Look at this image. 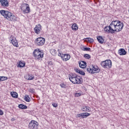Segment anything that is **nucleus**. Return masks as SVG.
<instances>
[{
	"mask_svg": "<svg viewBox=\"0 0 129 129\" xmlns=\"http://www.w3.org/2000/svg\"><path fill=\"white\" fill-rule=\"evenodd\" d=\"M82 110L86 112H90L91 111V108L87 106H83L82 107Z\"/></svg>",
	"mask_w": 129,
	"mask_h": 129,
	"instance_id": "nucleus-14",
	"label": "nucleus"
},
{
	"mask_svg": "<svg viewBox=\"0 0 129 129\" xmlns=\"http://www.w3.org/2000/svg\"><path fill=\"white\" fill-rule=\"evenodd\" d=\"M90 115V113L85 112V113H83V118H85L87 117V116H89Z\"/></svg>",
	"mask_w": 129,
	"mask_h": 129,
	"instance_id": "nucleus-26",
	"label": "nucleus"
},
{
	"mask_svg": "<svg viewBox=\"0 0 129 129\" xmlns=\"http://www.w3.org/2000/svg\"><path fill=\"white\" fill-rule=\"evenodd\" d=\"M25 65H26V63H25V62L20 61L18 64V67H20V68L22 67H25Z\"/></svg>",
	"mask_w": 129,
	"mask_h": 129,
	"instance_id": "nucleus-22",
	"label": "nucleus"
},
{
	"mask_svg": "<svg viewBox=\"0 0 129 129\" xmlns=\"http://www.w3.org/2000/svg\"><path fill=\"white\" fill-rule=\"evenodd\" d=\"M52 106H53V107H57L58 106V104L56 103H54L52 104Z\"/></svg>",
	"mask_w": 129,
	"mask_h": 129,
	"instance_id": "nucleus-37",
	"label": "nucleus"
},
{
	"mask_svg": "<svg viewBox=\"0 0 129 129\" xmlns=\"http://www.w3.org/2000/svg\"><path fill=\"white\" fill-rule=\"evenodd\" d=\"M19 108H21V109H27L28 108V107L26 105H25L23 104H21L18 105Z\"/></svg>",
	"mask_w": 129,
	"mask_h": 129,
	"instance_id": "nucleus-21",
	"label": "nucleus"
},
{
	"mask_svg": "<svg viewBox=\"0 0 129 129\" xmlns=\"http://www.w3.org/2000/svg\"><path fill=\"white\" fill-rule=\"evenodd\" d=\"M33 56L37 60H40L44 57V52L41 51L40 49H35L33 52Z\"/></svg>",
	"mask_w": 129,
	"mask_h": 129,
	"instance_id": "nucleus-4",
	"label": "nucleus"
},
{
	"mask_svg": "<svg viewBox=\"0 0 129 129\" xmlns=\"http://www.w3.org/2000/svg\"><path fill=\"white\" fill-rule=\"evenodd\" d=\"M79 74H81V75L84 76V75H85V73H84V72H83V71H81L80 72Z\"/></svg>",
	"mask_w": 129,
	"mask_h": 129,
	"instance_id": "nucleus-39",
	"label": "nucleus"
},
{
	"mask_svg": "<svg viewBox=\"0 0 129 129\" xmlns=\"http://www.w3.org/2000/svg\"><path fill=\"white\" fill-rule=\"evenodd\" d=\"M0 3L2 7H4V8L9 7V1L8 0H0Z\"/></svg>",
	"mask_w": 129,
	"mask_h": 129,
	"instance_id": "nucleus-12",
	"label": "nucleus"
},
{
	"mask_svg": "<svg viewBox=\"0 0 129 129\" xmlns=\"http://www.w3.org/2000/svg\"><path fill=\"white\" fill-rule=\"evenodd\" d=\"M47 63H48V64L50 65V66H52L53 65V62L51 60L48 61Z\"/></svg>",
	"mask_w": 129,
	"mask_h": 129,
	"instance_id": "nucleus-33",
	"label": "nucleus"
},
{
	"mask_svg": "<svg viewBox=\"0 0 129 129\" xmlns=\"http://www.w3.org/2000/svg\"><path fill=\"white\" fill-rule=\"evenodd\" d=\"M9 40L10 41V43H12L13 46L17 47V48L19 47L18 40H17V38L15 37V36L11 35L9 38Z\"/></svg>",
	"mask_w": 129,
	"mask_h": 129,
	"instance_id": "nucleus-9",
	"label": "nucleus"
},
{
	"mask_svg": "<svg viewBox=\"0 0 129 129\" xmlns=\"http://www.w3.org/2000/svg\"><path fill=\"white\" fill-rule=\"evenodd\" d=\"M84 58H86V59H90V58H91V57L90 56V55L88 54H85L84 55Z\"/></svg>",
	"mask_w": 129,
	"mask_h": 129,
	"instance_id": "nucleus-29",
	"label": "nucleus"
},
{
	"mask_svg": "<svg viewBox=\"0 0 129 129\" xmlns=\"http://www.w3.org/2000/svg\"><path fill=\"white\" fill-rule=\"evenodd\" d=\"M50 52L51 53V55H53V56H55V55H56V49H50Z\"/></svg>",
	"mask_w": 129,
	"mask_h": 129,
	"instance_id": "nucleus-25",
	"label": "nucleus"
},
{
	"mask_svg": "<svg viewBox=\"0 0 129 129\" xmlns=\"http://www.w3.org/2000/svg\"><path fill=\"white\" fill-rule=\"evenodd\" d=\"M118 52L119 55H120V56L126 54V51L123 48H120Z\"/></svg>",
	"mask_w": 129,
	"mask_h": 129,
	"instance_id": "nucleus-17",
	"label": "nucleus"
},
{
	"mask_svg": "<svg viewBox=\"0 0 129 129\" xmlns=\"http://www.w3.org/2000/svg\"><path fill=\"white\" fill-rule=\"evenodd\" d=\"M111 23L112 24V28H113L114 33L115 32H120L123 29V23L120 21H113Z\"/></svg>",
	"mask_w": 129,
	"mask_h": 129,
	"instance_id": "nucleus-1",
	"label": "nucleus"
},
{
	"mask_svg": "<svg viewBox=\"0 0 129 129\" xmlns=\"http://www.w3.org/2000/svg\"><path fill=\"white\" fill-rule=\"evenodd\" d=\"M38 125H39V123L35 120H32L30 122L28 125L29 129H38Z\"/></svg>",
	"mask_w": 129,
	"mask_h": 129,
	"instance_id": "nucleus-7",
	"label": "nucleus"
},
{
	"mask_svg": "<svg viewBox=\"0 0 129 129\" xmlns=\"http://www.w3.org/2000/svg\"><path fill=\"white\" fill-rule=\"evenodd\" d=\"M11 95L14 98H18V95L17 92H11Z\"/></svg>",
	"mask_w": 129,
	"mask_h": 129,
	"instance_id": "nucleus-20",
	"label": "nucleus"
},
{
	"mask_svg": "<svg viewBox=\"0 0 129 129\" xmlns=\"http://www.w3.org/2000/svg\"><path fill=\"white\" fill-rule=\"evenodd\" d=\"M4 114V111L0 109V115H3Z\"/></svg>",
	"mask_w": 129,
	"mask_h": 129,
	"instance_id": "nucleus-41",
	"label": "nucleus"
},
{
	"mask_svg": "<svg viewBox=\"0 0 129 129\" xmlns=\"http://www.w3.org/2000/svg\"><path fill=\"white\" fill-rule=\"evenodd\" d=\"M83 118V113L77 115V117H81Z\"/></svg>",
	"mask_w": 129,
	"mask_h": 129,
	"instance_id": "nucleus-36",
	"label": "nucleus"
},
{
	"mask_svg": "<svg viewBox=\"0 0 129 129\" xmlns=\"http://www.w3.org/2000/svg\"><path fill=\"white\" fill-rule=\"evenodd\" d=\"M104 31L105 32H107V33H111V34H114V30H113L111 23H110L109 26H106L104 28Z\"/></svg>",
	"mask_w": 129,
	"mask_h": 129,
	"instance_id": "nucleus-10",
	"label": "nucleus"
},
{
	"mask_svg": "<svg viewBox=\"0 0 129 129\" xmlns=\"http://www.w3.org/2000/svg\"><path fill=\"white\" fill-rule=\"evenodd\" d=\"M81 96V93H75V96L77 97H79V96Z\"/></svg>",
	"mask_w": 129,
	"mask_h": 129,
	"instance_id": "nucleus-35",
	"label": "nucleus"
},
{
	"mask_svg": "<svg viewBox=\"0 0 129 129\" xmlns=\"http://www.w3.org/2000/svg\"><path fill=\"white\" fill-rule=\"evenodd\" d=\"M81 71H80V70L79 69H76V72H77V73L80 74Z\"/></svg>",
	"mask_w": 129,
	"mask_h": 129,
	"instance_id": "nucleus-40",
	"label": "nucleus"
},
{
	"mask_svg": "<svg viewBox=\"0 0 129 129\" xmlns=\"http://www.w3.org/2000/svg\"><path fill=\"white\" fill-rule=\"evenodd\" d=\"M61 58H62V60L63 61H68V60H69V59H70L71 56H70V55H69V54H62Z\"/></svg>",
	"mask_w": 129,
	"mask_h": 129,
	"instance_id": "nucleus-15",
	"label": "nucleus"
},
{
	"mask_svg": "<svg viewBox=\"0 0 129 129\" xmlns=\"http://www.w3.org/2000/svg\"><path fill=\"white\" fill-rule=\"evenodd\" d=\"M1 81H5V80H8V78L7 77H1Z\"/></svg>",
	"mask_w": 129,
	"mask_h": 129,
	"instance_id": "nucleus-31",
	"label": "nucleus"
},
{
	"mask_svg": "<svg viewBox=\"0 0 129 129\" xmlns=\"http://www.w3.org/2000/svg\"><path fill=\"white\" fill-rule=\"evenodd\" d=\"M97 40L100 44H103V42H104V39L100 36L97 37Z\"/></svg>",
	"mask_w": 129,
	"mask_h": 129,
	"instance_id": "nucleus-18",
	"label": "nucleus"
},
{
	"mask_svg": "<svg viewBox=\"0 0 129 129\" xmlns=\"http://www.w3.org/2000/svg\"><path fill=\"white\" fill-rule=\"evenodd\" d=\"M90 50H91V49L89 47H86L84 48V51H89L90 52H91Z\"/></svg>",
	"mask_w": 129,
	"mask_h": 129,
	"instance_id": "nucleus-34",
	"label": "nucleus"
},
{
	"mask_svg": "<svg viewBox=\"0 0 129 129\" xmlns=\"http://www.w3.org/2000/svg\"><path fill=\"white\" fill-rule=\"evenodd\" d=\"M57 51L58 52V56H59V57H61L62 58V53H61L60 52V50L58 49Z\"/></svg>",
	"mask_w": 129,
	"mask_h": 129,
	"instance_id": "nucleus-38",
	"label": "nucleus"
},
{
	"mask_svg": "<svg viewBox=\"0 0 129 129\" xmlns=\"http://www.w3.org/2000/svg\"><path fill=\"white\" fill-rule=\"evenodd\" d=\"M21 10L22 11L23 14H29L31 12L30 6L27 3H25L21 6Z\"/></svg>",
	"mask_w": 129,
	"mask_h": 129,
	"instance_id": "nucleus-6",
	"label": "nucleus"
},
{
	"mask_svg": "<svg viewBox=\"0 0 129 129\" xmlns=\"http://www.w3.org/2000/svg\"><path fill=\"white\" fill-rule=\"evenodd\" d=\"M70 82L74 84H81L82 83V78L77 77L76 74H71L69 75Z\"/></svg>",
	"mask_w": 129,
	"mask_h": 129,
	"instance_id": "nucleus-3",
	"label": "nucleus"
},
{
	"mask_svg": "<svg viewBox=\"0 0 129 129\" xmlns=\"http://www.w3.org/2000/svg\"><path fill=\"white\" fill-rule=\"evenodd\" d=\"M0 14L3 16L8 21H11L12 22H15V21H17V17L15 15H14L12 13L8 11L5 10H1L0 11Z\"/></svg>",
	"mask_w": 129,
	"mask_h": 129,
	"instance_id": "nucleus-2",
	"label": "nucleus"
},
{
	"mask_svg": "<svg viewBox=\"0 0 129 129\" xmlns=\"http://www.w3.org/2000/svg\"><path fill=\"white\" fill-rule=\"evenodd\" d=\"M59 85L61 87V88H66V87H67V86L66 85V84L64 83H61Z\"/></svg>",
	"mask_w": 129,
	"mask_h": 129,
	"instance_id": "nucleus-30",
	"label": "nucleus"
},
{
	"mask_svg": "<svg viewBox=\"0 0 129 129\" xmlns=\"http://www.w3.org/2000/svg\"><path fill=\"white\" fill-rule=\"evenodd\" d=\"M79 67L80 68L84 69V68H86V62L84 61H81V62H79Z\"/></svg>",
	"mask_w": 129,
	"mask_h": 129,
	"instance_id": "nucleus-16",
	"label": "nucleus"
},
{
	"mask_svg": "<svg viewBox=\"0 0 129 129\" xmlns=\"http://www.w3.org/2000/svg\"><path fill=\"white\" fill-rule=\"evenodd\" d=\"M35 79V77L33 75H28L27 78L28 80H33Z\"/></svg>",
	"mask_w": 129,
	"mask_h": 129,
	"instance_id": "nucleus-23",
	"label": "nucleus"
},
{
	"mask_svg": "<svg viewBox=\"0 0 129 129\" xmlns=\"http://www.w3.org/2000/svg\"><path fill=\"white\" fill-rule=\"evenodd\" d=\"M72 29L73 31H77L78 30V26L76 23H74L72 26Z\"/></svg>",
	"mask_w": 129,
	"mask_h": 129,
	"instance_id": "nucleus-19",
	"label": "nucleus"
},
{
	"mask_svg": "<svg viewBox=\"0 0 129 129\" xmlns=\"http://www.w3.org/2000/svg\"><path fill=\"white\" fill-rule=\"evenodd\" d=\"M42 31V26L41 25L38 24L35 26L34 28V32L35 34H40L41 33V31Z\"/></svg>",
	"mask_w": 129,
	"mask_h": 129,
	"instance_id": "nucleus-11",
	"label": "nucleus"
},
{
	"mask_svg": "<svg viewBox=\"0 0 129 129\" xmlns=\"http://www.w3.org/2000/svg\"><path fill=\"white\" fill-rule=\"evenodd\" d=\"M35 44L36 46H43L45 44V38L43 37H38L35 40Z\"/></svg>",
	"mask_w": 129,
	"mask_h": 129,
	"instance_id": "nucleus-8",
	"label": "nucleus"
},
{
	"mask_svg": "<svg viewBox=\"0 0 129 129\" xmlns=\"http://www.w3.org/2000/svg\"><path fill=\"white\" fill-rule=\"evenodd\" d=\"M0 81H2V78L0 77Z\"/></svg>",
	"mask_w": 129,
	"mask_h": 129,
	"instance_id": "nucleus-43",
	"label": "nucleus"
},
{
	"mask_svg": "<svg viewBox=\"0 0 129 129\" xmlns=\"http://www.w3.org/2000/svg\"><path fill=\"white\" fill-rule=\"evenodd\" d=\"M25 100L27 102H30L31 101V99L29 98V96H26Z\"/></svg>",
	"mask_w": 129,
	"mask_h": 129,
	"instance_id": "nucleus-28",
	"label": "nucleus"
},
{
	"mask_svg": "<svg viewBox=\"0 0 129 129\" xmlns=\"http://www.w3.org/2000/svg\"><path fill=\"white\" fill-rule=\"evenodd\" d=\"M101 66L105 69H110L112 66L111 60L107 59L101 62Z\"/></svg>",
	"mask_w": 129,
	"mask_h": 129,
	"instance_id": "nucleus-5",
	"label": "nucleus"
},
{
	"mask_svg": "<svg viewBox=\"0 0 129 129\" xmlns=\"http://www.w3.org/2000/svg\"><path fill=\"white\" fill-rule=\"evenodd\" d=\"M29 92H31V93H35V89L33 88H30L29 89Z\"/></svg>",
	"mask_w": 129,
	"mask_h": 129,
	"instance_id": "nucleus-32",
	"label": "nucleus"
},
{
	"mask_svg": "<svg viewBox=\"0 0 129 129\" xmlns=\"http://www.w3.org/2000/svg\"><path fill=\"white\" fill-rule=\"evenodd\" d=\"M85 41L86 42H89L90 43H93V42H94V39L91 38H85Z\"/></svg>",
	"mask_w": 129,
	"mask_h": 129,
	"instance_id": "nucleus-24",
	"label": "nucleus"
},
{
	"mask_svg": "<svg viewBox=\"0 0 129 129\" xmlns=\"http://www.w3.org/2000/svg\"><path fill=\"white\" fill-rule=\"evenodd\" d=\"M86 47L83 46L81 49L82 50H83V51H84V49Z\"/></svg>",
	"mask_w": 129,
	"mask_h": 129,
	"instance_id": "nucleus-42",
	"label": "nucleus"
},
{
	"mask_svg": "<svg viewBox=\"0 0 129 129\" xmlns=\"http://www.w3.org/2000/svg\"><path fill=\"white\" fill-rule=\"evenodd\" d=\"M86 69L87 71V72H89V73H91V74H93V71L92 69L89 68Z\"/></svg>",
	"mask_w": 129,
	"mask_h": 129,
	"instance_id": "nucleus-27",
	"label": "nucleus"
},
{
	"mask_svg": "<svg viewBox=\"0 0 129 129\" xmlns=\"http://www.w3.org/2000/svg\"><path fill=\"white\" fill-rule=\"evenodd\" d=\"M93 74L94 73H99L100 72V69L97 66H92Z\"/></svg>",
	"mask_w": 129,
	"mask_h": 129,
	"instance_id": "nucleus-13",
	"label": "nucleus"
}]
</instances>
